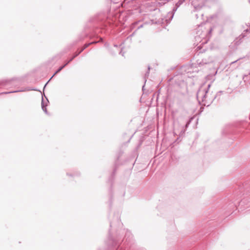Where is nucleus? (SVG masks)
Wrapping results in <instances>:
<instances>
[{"label": "nucleus", "mask_w": 250, "mask_h": 250, "mask_svg": "<svg viewBox=\"0 0 250 250\" xmlns=\"http://www.w3.org/2000/svg\"><path fill=\"white\" fill-rule=\"evenodd\" d=\"M211 84L206 85L203 84L199 88L197 93V99L200 104L208 106L213 102L216 96L212 95L209 91V88Z\"/></svg>", "instance_id": "obj_1"}, {"label": "nucleus", "mask_w": 250, "mask_h": 250, "mask_svg": "<svg viewBox=\"0 0 250 250\" xmlns=\"http://www.w3.org/2000/svg\"><path fill=\"white\" fill-rule=\"evenodd\" d=\"M211 30V28H207L203 24L199 25L197 29L196 36L195 37L196 42L201 43L198 48H200L201 45L207 43L210 37Z\"/></svg>", "instance_id": "obj_2"}, {"label": "nucleus", "mask_w": 250, "mask_h": 250, "mask_svg": "<svg viewBox=\"0 0 250 250\" xmlns=\"http://www.w3.org/2000/svg\"><path fill=\"white\" fill-rule=\"evenodd\" d=\"M207 0H192L191 4L194 8L193 13L199 10L205 5Z\"/></svg>", "instance_id": "obj_3"}, {"label": "nucleus", "mask_w": 250, "mask_h": 250, "mask_svg": "<svg viewBox=\"0 0 250 250\" xmlns=\"http://www.w3.org/2000/svg\"><path fill=\"white\" fill-rule=\"evenodd\" d=\"M93 43H94V42H91V43H90L89 44H84L83 48L81 51H80L78 53H76V54L73 57H72L67 62H66L63 65H62L61 67H60L58 69V70H57L56 71V72L53 75V76L54 75H55L56 74H57V73H58L59 72H60L61 70H62L69 62L72 61L73 60V59L74 58H75L77 56H78L83 49H84L87 47H88L89 44Z\"/></svg>", "instance_id": "obj_4"}, {"label": "nucleus", "mask_w": 250, "mask_h": 250, "mask_svg": "<svg viewBox=\"0 0 250 250\" xmlns=\"http://www.w3.org/2000/svg\"><path fill=\"white\" fill-rule=\"evenodd\" d=\"M173 15H174V12L173 11L168 12V14H167V18L166 19V22L167 23H168V22H170V21L173 18Z\"/></svg>", "instance_id": "obj_5"}, {"label": "nucleus", "mask_w": 250, "mask_h": 250, "mask_svg": "<svg viewBox=\"0 0 250 250\" xmlns=\"http://www.w3.org/2000/svg\"><path fill=\"white\" fill-rule=\"evenodd\" d=\"M43 98H42V110L46 113V114H47V109L46 108V105H45L44 104V103L43 102Z\"/></svg>", "instance_id": "obj_6"}, {"label": "nucleus", "mask_w": 250, "mask_h": 250, "mask_svg": "<svg viewBox=\"0 0 250 250\" xmlns=\"http://www.w3.org/2000/svg\"><path fill=\"white\" fill-rule=\"evenodd\" d=\"M198 15H199L200 16H201V17L203 16V14L202 12H199V14H195V16L196 17V19H198Z\"/></svg>", "instance_id": "obj_7"}, {"label": "nucleus", "mask_w": 250, "mask_h": 250, "mask_svg": "<svg viewBox=\"0 0 250 250\" xmlns=\"http://www.w3.org/2000/svg\"><path fill=\"white\" fill-rule=\"evenodd\" d=\"M149 69H150V67H149V66H148V71H147V72L146 73V74H145V77H146V76H147H147H148V74H149Z\"/></svg>", "instance_id": "obj_8"}, {"label": "nucleus", "mask_w": 250, "mask_h": 250, "mask_svg": "<svg viewBox=\"0 0 250 250\" xmlns=\"http://www.w3.org/2000/svg\"><path fill=\"white\" fill-rule=\"evenodd\" d=\"M238 61V60H236V61H234V62H231L230 63V65H231L233 64L234 63H236Z\"/></svg>", "instance_id": "obj_9"}, {"label": "nucleus", "mask_w": 250, "mask_h": 250, "mask_svg": "<svg viewBox=\"0 0 250 250\" xmlns=\"http://www.w3.org/2000/svg\"><path fill=\"white\" fill-rule=\"evenodd\" d=\"M223 92L222 91H219L217 93V95H218V94H221Z\"/></svg>", "instance_id": "obj_10"}, {"label": "nucleus", "mask_w": 250, "mask_h": 250, "mask_svg": "<svg viewBox=\"0 0 250 250\" xmlns=\"http://www.w3.org/2000/svg\"><path fill=\"white\" fill-rule=\"evenodd\" d=\"M17 92V91L9 92H8L7 93H13V92Z\"/></svg>", "instance_id": "obj_11"}, {"label": "nucleus", "mask_w": 250, "mask_h": 250, "mask_svg": "<svg viewBox=\"0 0 250 250\" xmlns=\"http://www.w3.org/2000/svg\"><path fill=\"white\" fill-rule=\"evenodd\" d=\"M172 116L173 117L174 116L173 112L172 113Z\"/></svg>", "instance_id": "obj_12"}, {"label": "nucleus", "mask_w": 250, "mask_h": 250, "mask_svg": "<svg viewBox=\"0 0 250 250\" xmlns=\"http://www.w3.org/2000/svg\"><path fill=\"white\" fill-rule=\"evenodd\" d=\"M199 65L201 64V62H199Z\"/></svg>", "instance_id": "obj_13"}]
</instances>
